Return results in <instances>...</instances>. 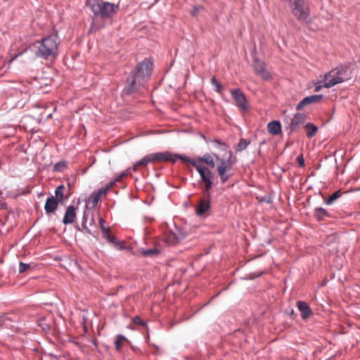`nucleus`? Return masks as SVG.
Wrapping results in <instances>:
<instances>
[{"instance_id": "25", "label": "nucleus", "mask_w": 360, "mask_h": 360, "mask_svg": "<svg viewBox=\"0 0 360 360\" xmlns=\"http://www.w3.org/2000/svg\"><path fill=\"white\" fill-rule=\"evenodd\" d=\"M127 341V339L122 335H117L115 338V347L117 352L122 350L124 342Z\"/></svg>"}, {"instance_id": "32", "label": "nucleus", "mask_w": 360, "mask_h": 360, "mask_svg": "<svg viewBox=\"0 0 360 360\" xmlns=\"http://www.w3.org/2000/svg\"><path fill=\"white\" fill-rule=\"evenodd\" d=\"M30 268V265L28 264H25L23 262H20V264H19V272L20 273H24Z\"/></svg>"}, {"instance_id": "38", "label": "nucleus", "mask_w": 360, "mask_h": 360, "mask_svg": "<svg viewBox=\"0 0 360 360\" xmlns=\"http://www.w3.org/2000/svg\"><path fill=\"white\" fill-rule=\"evenodd\" d=\"M322 82L323 83V80L322 81H319V82H317L315 84L314 91L316 92H318V91H321V89L324 87L323 84H321Z\"/></svg>"}, {"instance_id": "19", "label": "nucleus", "mask_w": 360, "mask_h": 360, "mask_svg": "<svg viewBox=\"0 0 360 360\" xmlns=\"http://www.w3.org/2000/svg\"><path fill=\"white\" fill-rule=\"evenodd\" d=\"M268 132L271 135H278L281 132V124L278 121L270 122L267 125Z\"/></svg>"}, {"instance_id": "3", "label": "nucleus", "mask_w": 360, "mask_h": 360, "mask_svg": "<svg viewBox=\"0 0 360 360\" xmlns=\"http://www.w3.org/2000/svg\"><path fill=\"white\" fill-rule=\"evenodd\" d=\"M352 70L349 65L345 64L338 66L324 74L323 77L324 88L330 89L337 84H342L352 79Z\"/></svg>"}, {"instance_id": "30", "label": "nucleus", "mask_w": 360, "mask_h": 360, "mask_svg": "<svg viewBox=\"0 0 360 360\" xmlns=\"http://www.w3.org/2000/svg\"><path fill=\"white\" fill-rule=\"evenodd\" d=\"M211 83L213 86H215V90L217 92L220 93L222 90V85L221 83L216 79L215 77H212L211 79Z\"/></svg>"}, {"instance_id": "14", "label": "nucleus", "mask_w": 360, "mask_h": 360, "mask_svg": "<svg viewBox=\"0 0 360 360\" xmlns=\"http://www.w3.org/2000/svg\"><path fill=\"white\" fill-rule=\"evenodd\" d=\"M102 234L104 238H105L109 243H112L117 249L122 250L125 248V243L122 241H117L115 236L110 234V228L105 231H102Z\"/></svg>"}, {"instance_id": "9", "label": "nucleus", "mask_w": 360, "mask_h": 360, "mask_svg": "<svg viewBox=\"0 0 360 360\" xmlns=\"http://www.w3.org/2000/svg\"><path fill=\"white\" fill-rule=\"evenodd\" d=\"M230 93L235 101V104L242 112L248 110V103L245 94L240 89H231Z\"/></svg>"}, {"instance_id": "31", "label": "nucleus", "mask_w": 360, "mask_h": 360, "mask_svg": "<svg viewBox=\"0 0 360 360\" xmlns=\"http://www.w3.org/2000/svg\"><path fill=\"white\" fill-rule=\"evenodd\" d=\"M67 167V164L65 162L61 161L56 163L53 167V170L55 172H63Z\"/></svg>"}, {"instance_id": "27", "label": "nucleus", "mask_w": 360, "mask_h": 360, "mask_svg": "<svg viewBox=\"0 0 360 360\" xmlns=\"http://www.w3.org/2000/svg\"><path fill=\"white\" fill-rule=\"evenodd\" d=\"M65 189V186L63 185H60L58 186L55 191V195L56 200H58L59 202H63L64 198L63 191Z\"/></svg>"}, {"instance_id": "34", "label": "nucleus", "mask_w": 360, "mask_h": 360, "mask_svg": "<svg viewBox=\"0 0 360 360\" xmlns=\"http://www.w3.org/2000/svg\"><path fill=\"white\" fill-rule=\"evenodd\" d=\"M176 235L179 237V240H181L187 236V232L183 229H179Z\"/></svg>"}, {"instance_id": "2", "label": "nucleus", "mask_w": 360, "mask_h": 360, "mask_svg": "<svg viewBox=\"0 0 360 360\" xmlns=\"http://www.w3.org/2000/svg\"><path fill=\"white\" fill-rule=\"evenodd\" d=\"M60 39L57 34H50L41 40L35 42V54L37 57L45 60H53L58 55Z\"/></svg>"}, {"instance_id": "33", "label": "nucleus", "mask_w": 360, "mask_h": 360, "mask_svg": "<svg viewBox=\"0 0 360 360\" xmlns=\"http://www.w3.org/2000/svg\"><path fill=\"white\" fill-rule=\"evenodd\" d=\"M202 10V6H194L191 11V15L194 16V17H196L198 15V13L201 11Z\"/></svg>"}, {"instance_id": "29", "label": "nucleus", "mask_w": 360, "mask_h": 360, "mask_svg": "<svg viewBox=\"0 0 360 360\" xmlns=\"http://www.w3.org/2000/svg\"><path fill=\"white\" fill-rule=\"evenodd\" d=\"M340 196V191H335L333 193L326 201L327 205H331L335 200H337Z\"/></svg>"}, {"instance_id": "42", "label": "nucleus", "mask_w": 360, "mask_h": 360, "mask_svg": "<svg viewBox=\"0 0 360 360\" xmlns=\"http://www.w3.org/2000/svg\"><path fill=\"white\" fill-rule=\"evenodd\" d=\"M94 222V220H91V222L90 223V225H92V223Z\"/></svg>"}, {"instance_id": "22", "label": "nucleus", "mask_w": 360, "mask_h": 360, "mask_svg": "<svg viewBox=\"0 0 360 360\" xmlns=\"http://www.w3.org/2000/svg\"><path fill=\"white\" fill-rule=\"evenodd\" d=\"M138 252L142 255L146 257H151L158 255L160 253V251L157 248H150L148 250H144L143 248H139L138 250Z\"/></svg>"}, {"instance_id": "39", "label": "nucleus", "mask_w": 360, "mask_h": 360, "mask_svg": "<svg viewBox=\"0 0 360 360\" xmlns=\"http://www.w3.org/2000/svg\"><path fill=\"white\" fill-rule=\"evenodd\" d=\"M134 323L141 326L145 325L144 321H142L139 316H136L134 318Z\"/></svg>"}, {"instance_id": "23", "label": "nucleus", "mask_w": 360, "mask_h": 360, "mask_svg": "<svg viewBox=\"0 0 360 360\" xmlns=\"http://www.w3.org/2000/svg\"><path fill=\"white\" fill-rule=\"evenodd\" d=\"M165 240L167 244L171 245H176L179 241L176 233L173 232L167 233L165 236Z\"/></svg>"}, {"instance_id": "12", "label": "nucleus", "mask_w": 360, "mask_h": 360, "mask_svg": "<svg viewBox=\"0 0 360 360\" xmlns=\"http://www.w3.org/2000/svg\"><path fill=\"white\" fill-rule=\"evenodd\" d=\"M254 68L257 75H260L264 80H268L271 78L270 73L266 70L265 63L258 59L254 61Z\"/></svg>"}, {"instance_id": "18", "label": "nucleus", "mask_w": 360, "mask_h": 360, "mask_svg": "<svg viewBox=\"0 0 360 360\" xmlns=\"http://www.w3.org/2000/svg\"><path fill=\"white\" fill-rule=\"evenodd\" d=\"M306 121V115L304 113H297L294 115L291 120L290 130L292 131L297 130L300 125L303 124Z\"/></svg>"}, {"instance_id": "1", "label": "nucleus", "mask_w": 360, "mask_h": 360, "mask_svg": "<svg viewBox=\"0 0 360 360\" xmlns=\"http://www.w3.org/2000/svg\"><path fill=\"white\" fill-rule=\"evenodd\" d=\"M153 70V63L148 58H145L138 63L127 78L126 90L128 94L134 93L144 86L150 78Z\"/></svg>"}, {"instance_id": "24", "label": "nucleus", "mask_w": 360, "mask_h": 360, "mask_svg": "<svg viewBox=\"0 0 360 360\" xmlns=\"http://www.w3.org/2000/svg\"><path fill=\"white\" fill-rule=\"evenodd\" d=\"M196 161L204 162L207 165L210 166L212 168H214L215 166L214 159L212 157V155H210L209 153L205 154L202 157L198 158V160Z\"/></svg>"}, {"instance_id": "40", "label": "nucleus", "mask_w": 360, "mask_h": 360, "mask_svg": "<svg viewBox=\"0 0 360 360\" xmlns=\"http://www.w3.org/2000/svg\"><path fill=\"white\" fill-rule=\"evenodd\" d=\"M83 219H84V221H83L82 224H83V226H85V224L86 223V212L84 213ZM84 228L86 229V226H84Z\"/></svg>"}, {"instance_id": "17", "label": "nucleus", "mask_w": 360, "mask_h": 360, "mask_svg": "<svg viewBox=\"0 0 360 360\" xmlns=\"http://www.w3.org/2000/svg\"><path fill=\"white\" fill-rule=\"evenodd\" d=\"M297 307L301 313V316L303 319H307L312 315V311L309 305L304 301H298Z\"/></svg>"}, {"instance_id": "16", "label": "nucleus", "mask_w": 360, "mask_h": 360, "mask_svg": "<svg viewBox=\"0 0 360 360\" xmlns=\"http://www.w3.org/2000/svg\"><path fill=\"white\" fill-rule=\"evenodd\" d=\"M76 219V208L73 205H69L65 211L63 223L65 225L72 224Z\"/></svg>"}, {"instance_id": "41", "label": "nucleus", "mask_w": 360, "mask_h": 360, "mask_svg": "<svg viewBox=\"0 0 360 360\" xmlns=\"http://www.w3.org/2000/svg\"><path fill=\"white\" fill-rule=\"evenodd\" d=\"M4 202H0V209L3 208V207L4 206Z\"/></svg>"}, {"instance_id": "4", "label": "nucleus", "mask_w": 360, "mask_h": 360, "mask_svg": "<svg viewBox=\"0 0 360 360\" xmlns=\"http://www.w3.org/2000/svg\"><path fill=\"white\" fill-rule=\"evenodd\" d=\"M86 5L94 15L103 20L110 19L119 11V5L103 0H87Z\"/></svg>"}, {"instance_id": "26", "label": "nucleus", "mask_w": 360, "mask_h": 360, "mask_svg": "<svg viewBox=\"0 0 360 360\" xmlns=\"http://www.w3.org/2000/svg\"><path fill=\"white\" fill-rule=\"evenodd\" d=\"M305 127L307 129V136L309 138L314 136L318 130L317 127L311 123H307Z\"/></svg>"}, {"instance_id": "6", "label": "nucleus", "mask_w": 360, "mask_h": 360, "mask_svg": "<svg viewBox=\"0 0 360 360\" xmlns=\"http://www.w3.org/2000/svg\"><path fill=\"white\" fill-rule=\"evenodd\" d=\"M186 164H191L196 169L200 176L201 181L205 184L202 191L209 193L213 186L214 174L207 167L199 164L196 160L189 158V161H187Z\"/></svg>"}, {"instance_id": "5", "label": "nucleus", "mask_w": 360, "mask_h": 360, "mask_svg": "<svg viewBox=\"0 0 360 360\" xmlns=\"http://www.w3.org/2000/svg\"><path fill=\"white\" fill-rule=\"evenodd\" d=\"M288 3L291 12L299 21L307 22L309 18V8L305 0H284Z\"/></svg>"}, {"instance_id": "20", "label": "nucleus", "mask_w": 360, "mask_h": 360, "mask_svg": "<svg viewBox=\"0 0 360 360\" xmlns=\"http://www.w3.org/2000/svg\"><path fill=\"white\" fill-rule=\"evenodd\" d=\"M153 162L152 153L146 155L134 165V170L137 171L139 167H146L148 163Z\"/></svg>"}, {"instance_id": "8", "label": "nucleus", "mask_w": 360, "mask_h": 360, "mask_svg": "<svg viewBox=\"0 0 360 360\" xmlns=\"http://www.w3.org/2000/svg\"><path fill=\"white\" fill-rule=\"evenodd\" d=\"M153 162H171L174 163L177 160H181L183 162L187 163L189 158L181 154L172 153L169 151L152 153Z\"/></svg>"}, {"instance_id": "15", "label": "nucleus", "mask_w": 360, "mask_h": 360, "mask_svg": "<svg viewBox=\"0 0 360 360\" xmlns=\"http://www.w3.org/2000/svg\"><path fill=\"white\" fill-rule=\"evenodd\" d=\"M59 200H56V198L51 195V197H49L46 200L44 205V210L47 214H53L56 212V210L58 208Z\"/></svg>"}, {"instance_id": "10", "label": "nucleus", "mask_w": 360, "mask_h": 360, "mask_svg": "<svg viewBox=\"0 0 360 360\" xmlns=\"http://www.w3.org/2000/svg\"><path fill=\"white\" fill-rule=\"evenodd\" d=\"M115 185V182H110L105 186H103L100 188L98 191H94L91 193V197L89 198V203L91 205L93 208L97 206L98 201L103 195L107 194V193L111 189V188Z\"/></svg>"}, {"instance_id": "13", "label": "nucleus", "mask_w": 360, "mask_h": 360, "mask_svg": "<svg viewBox=\"0 0 360 360\" xmlns=\"http://www.w3.org/2000/svg\"><path fill=\"white\" fill-rule=\"evenodd\" d=\"M323 96L321 94L319 95H312L310 96L305 97L303 98L297 105L296 109L297 110H301L305 106L314 103H319L322 101Z\"/></svg>"}, {"instance_id": "11", "label": "nucleus", "mask_w": 360, "mask_h": 360, "mask_svg": "<svg viewBox=\"0 0 360 360\" xmlns=\"http://www.w3.org/2000/svg\"><path fill=\"white\" fill-rule=\"evenodd\" d=\"M207 198L200 199L199 203L197 205L195 208L196 214L198 216H202L206 214L210 209V193H204Z\"/></svg>"}, {"instance_id": "21", "label": "nucleus", "mask_w": 360, "mask_h": 360, "mask_svg": "<svg viewBox=\"0 0 360 360\" xmlns=\"http://www.w3.org/2000/svg\"><path fill=\"white\" fill-rule=\"evenodd\" d=\"M314 216L317 221H321L325 217H329V213L326 210L322 207H317L314 210Z\"/></svg>"}, {"instance_id": "37", "label": "nucleus", "mask_w": 360, "mask_h": 360, "mask_svg": "<svg viewBox=\"0 0 360 360\" xmlns=\"http://www.w3.org/2000/svg\"><path fill=\"white\" fill-rule=\"evenodd\" d=\"M297 162L299 165L300 167H304V160L302 155H299L297 158Z\"/></svg>"}, {"instance_id": "35", "label": "nucleus", "mask_w": 360, "mask_h": 360, "mask_svg": "<svg viewBox=\"0 0 360 360\" xmlns=\"http://www.w3.org/2000/svg\"><path fill=\"white\" fill-rule=\"evenodd\" d=\"M127 173L125 172H122L121 174H120L114 181H112V182H115V184L117 181H122L123 180V179L127 176Z\"/></svg>"}, {"instance_id": "7", "label": "nucleus", "mask_w": 360, "mask_h": 360, "mask_svg": "<svg viewBox=\"0 0 360 360\" xmlns=\"http://www.w3.org/2000/svg\"><path fill=\"white\" fill-rule=\"evenodd\" d=\"M217 160H219V165L217 167V173L220 177L221 182L222 184L226 183L232 176L230 172L232 169L234 162L232 160V153H229V158L226 160L218 158L215 155Z\"/></svg>"}, {"instance_id": "28", "label": "nucleus", "mask_w": 360, "mask_h": 360, "mask_svg": "<svg viewBox=\"0 0 360 360\" xmlns=\"http://www.w3.org/2000/svg\"><path fill=\"white\" fill-rule=\"evenodd\" d=\"M249 144L250 141H247L246 139H241L237 145L236 150L242 151L243 150H245Z\"/></svg>"}, {"instance_id": "36", "label": "nucleus", "mask_w": 360, "mask_h": 360, "mask_svg": "<svg viewBox=\"0 0 360 360\" xmlns=\"http://www.w3.org/2000/svg\"><path fill=\"white\" fill-rule=\"evenodd\" d=\"M99 226L101 232L109 229V227L105 226V221L102 218H100L99 219Z\"/></svg>"}]
</instances>
